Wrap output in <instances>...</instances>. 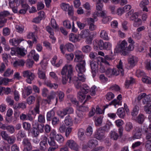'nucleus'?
<instances>
[{
    "label": "nucleus",
    "instance_id": "a211bd4d",
    "mask_svg": "<svg viewBox=\"0 0 151 151\" xmlns=\"http://www.w3.org/2000/svg\"><path fill=\"white\" fill-rule=\"evenodd\" d=\"M86 20L88 24H89V29L91 31L95 30L96 27L93 24L94 22V19L91 18H88Z\"/></svg>",
    "mask_w": 151,
    "mask_h": 151
},
{
    "label": "nucleus",
    "instance_id": "4d7b16f0",
    "mask_svg": "<svg viewBox=\"0 0 151 151\" xmlns=\"http://www.w3.org/2000/svg\"><path fill=\"white\" fill-rule=\"evenodd\" d=\"M51 121L52 123L53 126H56L60 122L59 118L56 116L54 117Z\"/></svg>",
    "mask_w": 151,
    "mask_h": 151
},
{
    "label": "nucleus",
    "instance_id": "a18cd8bd",
    "mask_svg": "<svg viewBox=\"0 0 151 151\" xmlns=\"http://www.w3.org/2000/svg\"><path fill=\"white\" fill-rule=\"evenodd\" d=\"M78 136L81 140H83L85 136L84 130L83 129H79L78 131Z\"/></svg>",
    "mask_w": 151,
    "mask_h": 151
},
{
    "label": "nucleus",
    "instance_id": "e2e57ef3",
    "mask_svg": "<svg viewBox=\"0 0 151 151\" xmlns=\"http://www.w3.org/2000/svg\"><path fill=\"white\" fill-rule=\"evenodd\" d=\"M0 135L1 136L2 138L5 140L9 136L6 132L5 131H2L1 132Z\"/></svg>",
    "mask_w": 151,
    "mask_h": 151
},
{
    "label": "nucleus",
    "instance_id": "423d86ee",
    "mask_svg": "<svg viewBox=\"0 0 151 151\" xmlns=\"http://www.w3.org/2000/svg\"><path fill=\"white\" fill-rule=\"evenodd\" d=\"M22 76L24 78H26L27 82L29 84L32 83V81L34 79L35 75L34 74L29 70L24 71L22 73Z\"/></svg>",
    "mask_w": 151,
    "mask_h": 151
},
{
    "label": "nucleus",
    "instance_id": "774afa93",
    "mask_svg": "<svg viewBox=\"0 0 151 151\" xmlns=\"http://www.w3.org/2000/svg\"><path fill=\"white\" fill-rule=\"evenodd\" d=\"M114 97V94L111 92L108 93L106 95V98L109 101H110L113 99Z\"/></svg>",
    "mask_w": 151,
    "mask_h": 151
},
{
    "label": "nucleus",
    "instance_id": "864d4df0",
    "mask_svg": "<svg viewBox=\"0 0 151 151\" xmlns=\"http://www.w3.org/2000/svg\"><path fill=\"white\" fill-rule=\"evenodd\" d=\"M35 101V97L33 96H30L27 99V102L29 105L33 104Z\"/></svg>",
    "mask_w": 151,
    "mask_h": 151
},
{
    "label": "nucleus",
    "instance_id": "603ef678",
    "mask_svg": "<svg viewBox=\"0 0 151 151\" xmlns=\"http://www.w3.org/2000/svg\"><path fill=\"white\" fill-rule=\"evenodd\" d=\"M91 48L90 46L86 45L82 47V50L83 52L87 53L91 51Z\"/></svg>",
    "mask_w": 151,
    "mask_h": 151
},
{
    "label": "nucleus",
    "instance_id": "9b49d317",
    "mask_svg": "<svg viewBox=\"0 0 151 151\" xmlns=\"http://www.w3.org/2000/svg\"><path fill=\"white\" fill-rule=\"evenodd\" d=\"M50 135L53 137L59 143H62L64 141V139L63 137L60 134H56L55 131L52 130L50 133Z\"/></svg>",
    "mask_w": 151,
    "mask_h": 151
},
{
    "label": "nucleus",
    "instance_id": "dca6fc26",
    "mask_svg": "<svg viewBox=\"0 0 151 151\" xmlns=\"http://www.w3.org/2000/svg\"><path fill=\"white\" fill-rule=\"evenodd\" d=\"M101 17L102 18V22L104 24L107 23L111 19V17L107 14V12L106 11H102Z\"/></svg>",
    "mask_w": 151,
    "mask_h": 151
},
{
    "label": "nucleus",
    "instance_id": "49530a36",
    "mask_svg": "<svg viewBox=\"0 0 151 151\" xmlns=\"http://www.w3.org/2000/svg\"><path fill=\"white\" fill-rule=\"evenodd\" d=\"M16 139L15 137L9 136L6 140L7 142L9 144L12 145L15 143Z\"/></svg>",
    "mask_w": 151,
    "mask_h": 151
},
{
    "label": "nucleus",
    "instance_id": "ea45409f",
    "mask_svg": "<svg viewBox=\"0 0 151 151\" xmlns=\"http://www.w3.org/2000/svg\"><path fill=\"white\" fill-rule=\"evenodd\" d=\"M45 84L51 88L56 89L58 87V85L55 83H52L50 81H47L45 82Z\"/></svg>",
    "mask_w": 151,
    "mask_h": 151
},
{
    "label": "nucleus",
    "instance_id": "c85d7f7f",
    "mask_svg": "<svg viewBox=\"0 0 151 151\" xmlns=\"http://www.w3.org/2000/svg\"><path fill=\"white\" fill-rule=\"evenodd\" d=\"M69 40L73 42H76L78 41V37L75 34L71 33L69 35Z\"/></svg>",
    "mask_w": 151,
    "mask_h": 151
},
{
    "label": "nucleus",
    "instance_id": "39448f33",
    "mask_svg": "<svg viewBox=\"0 0 151 151\" xmlns=\"http://www.w3.org/2000/svg\"><path fill=\"white\" fill-rule=\"evenodd\" d=\"M89 87L86 84H84L83 85V86L81 88V91L78 92V97L81 102L85 98L86 96L85 94L87 93L89 91Z\"/></svg>",
    "mask_w": 151,
    "mask_h": 151
},
{
    "label": "nucleus",
    "instance_id": "5701e85b",
    "mask_svg": "<svg viewBox=\"0 0 151 151\" xmlns=\"http://www.w3.org/2000/svg\"><path fill=\"white\" fill-rule=\"evenodd\" d=\"M98 145V141L96 139H94L90 140L87 144L88 147L91 148L96 147Z\"/></svg>",
    "mask_w": 151,
    "mask_h": 151
},
{
    "label": "nucleus",
    "instance_id": "f257e3e1",
    "mask_svg": "<svg viewBox=\"0 0 151 151\" xmlns=\"http://www.w3.org/2000/svg\"><path fill=\"white\" fill-rule=\"evenodd\" d=\"M60 73L63 84H66L68 81L69 84H73L78 79V77L74 75L73 67L71 65H66L63 68Z\"/></svg>",
    "mask_w": 151,
    "mask_h": 151
},
{
    "label": "nucleus",
    "instance_id": "f8f14e48",
    "mask_svg": "<svg viewBox=\"0 0 151 151\" xmlns=\"http://www.w3.org/2000/svg\"><path fill=\"white\" fill-rule=\"evenodd\" d=\"M56 92L52 91L50 92L49 95H48L47 97V99L46 100V102L50 104L51 102L52 101L54 100V99L56 98V103L58 102V99L57 97H56Z\"/></svg>",
    "mask_w": 151,
    "mask_h": 151
},
{
    "label": "nucleus",
    "instance_id": "f03ea898",
    "mask_svg": "<svg viewBox=\"0 0 151 151\" xmlns=\"http://www.w3.org/2000/svg\"><path fill=\"white\" fill-rule=\"evenodd\" d=\"M134 47V46L132 44H129L127 46V42L125 40H124L118 45L117 47L115 49V50L117 53L122 51L123 55H125L128 54L129 51H132Z\"/></svg>",
    "mask_w": 151,
    "mask_h": 151
},
{
    "label": "nucleus",
    "instance_id": "bf43d9fd",
    "mask_svg": "<svg viewBox=\"0 0 151 151\" xmlns=\"http://www.w3.org/2000/svg\"><path fill=\"white\" fill-rule=\"evenodd\" d=\"M142 24V20L140 18L136 19L134 21L133 26L134 27H138Z\"/></svg>",
    "mask_w": 151,
    "mask_h": 151
},
{
    "label": "nucleus",
    "instance_id": "9d476101",
    "mask_svg": "<svg viewBox=\"0 0 151 151\" xmlns=\"http://www.w3.org/2000/svg\"><path fill=\"white\" fill-rule=\"evenodd\" d=\"M78 62L79 63L76 66V70L78 73L84 72L86 70L85 61H82Z\"/></svg>",
    "mask_w": 151,
    "mask_h": 151
},
{
    "label": "nucleus",
    "instance_id": "de8ad7c7",
    "mask_svg": "<svg viewBox=\"0 0 151 151\" xmlns=\"http://www.w3.org/2000/svg\"><path fill=\"white\" fill-rule=\"evenodd\" d=\"M2 57L3 61L6 63L8 62V60L11 58L9 54L5 53L2 54Z\"/></svg>",
    "mask_w": 151,
    "mask_h": 151
},
{
    "label": "nucleus",
    "instance_id": "7ed1b4c3",
    "mask_svg": "<svg viewBox=\"0 0 151 151\" xmlns=\"http://www.w3.org/2000/svg\"><path fill=\"white\" fill-rule=\"evenodd\" d=\"M117 67L118 69V71L115 68H108L105 71L106 75L109 77H111L113 75L117 76L120 73H121L122 76H123L124 73V70L122 68V63L121 60H120Z\"/></svg>",
    "mask_w": 151,
    "mask_h": 151
},
{
    "label": "nucleus",
    "instance_id": "72a5a7b5",
    "mask_svg": "<svg viewBox=\"0 0 151 151\" xmlns=\"http://www.w3.org/2000/svg\"><path fill=\"white\" fill-rule=\"evenodd\" d=\"M145 126L143 128V130L145 131V134L146 135V139L147 140V141L151 142V133H149L148 132V128H147L146 129L144 128Z\"/></svg>",
    "mask_w": 151,
    "mask_h": 151
},
{
    "label": "nucleus",
    "instance_id": "ddd939ff",
    "mask_svg": "<svg viewBox=\"0 0 151 151\" xmlns=\"http://www.w3.org/2000/svg\"><path fill=\"white\" fill-rule=\"evenodd\" d=\"M44 125L43 124H38L37 126V129L34 127H33L32 131V133L33 134L34 136L35 137H37L39 134L38 130H40L41 132L43 131V128Z\"/></svg>",
    "mask_w": 151,
    "mask_h": 151
},
{
    "label": "nucleus",
    "instance_id": "b1692460",
    "mask_svg": "<svg viewBox=\"0 0 151 151\" xmlns=\"http://www.w3.org/2000/svg\"><path fill=\"white\" fill-rule=\"evenodd\" d=\"M142 81L147 84L151 83V78L148 77L146 74L142 71Z\"/></svg>",
    "mask_w": 151,
    "mask_h": 151
},
{
    "label": "nucleus",
    "instance_id": "a878e982",
    "mask_svg": "<svg viewBox=\"0 0 151 151\" xmlns=\"http://www.w3.org/2000/svg\"><path fill=\"white\" fill-rule=\"evenodd\" d=\"M89 35V31L88 29H85L82 30L80 34V37L82 38H85Z\"/></svg>",
    "mask_w": 151,
    "mask_h": 151
},
{
    "label": "nucleus",
    "instance_id": "0eeeda50",
    "mask_svg": "<svg viewBox=\"0 0 151 151\" xmlns=\"http://www.w3.org/2000/svg\"><path fill=\"white\" fill-rule=\"evenodd\" d=\"M22 144L24 147L23 151H30L32 149V146L30 140L27 138L23 139Z\"/></svg>",
    "mask_w": 151,
    "mask_h": 151
},
{
    "label": "nucleus",
    "instance_id": "c756f323",
    "mask_svg": "<svg viewBox=\"0 0 151 151\" xmlns=\"http://www.w3.org/2000/svg\"><path fill=\"white\" fill-rule=\"evenodd\" d=\"M40 101L38 100L37 101V102L35 105V107H34L33 110H32L31 111V112L33 114L34 113V111L36 113V114H40Z\"/></svg>",
    "mask_w": 151,
    "mask_h": 151
},
{
    "label": "nucleus",
    "instance_id": "6e6552de",
    "mask_svg": "<svg viewBox=\"0 0 151 151\" xmlns=\"http://www.w3.org/2000/svg\"><path fill=\"white\" fill-rule=\"evenodd\" d=\"M104 132L101 129L99 128L97 129L94 134V137L96 139L101 141H102L105 138Z\"/></svg>",
    "mask_w": 151,
    "mask_h": 151
},
{
    "label": "nucleus",
    "instance_id": "0e129e2a",
    "mask_svg": "<svg viewBox=\"0 0 151 151\" xmlns=\"http://www.w3.org/2000/svg\"><path fill=\"white\" fill-rule=\"evenodd\" d=\"M10 33V30L8 27L3 29V34L4 36H7L9 35Z\"/></svg>",
    "mask_w": 151,
    "mask_h": 151
},
{
    "label": "nucleus",
    "instance_id": "8fccbe9b",
    "mask_svg": "<svg viewBox=\"0 0 151 151\" xmlns=\"http://www.w3.org/2000/svg\"><path fill=\"white\" fill-rule=\"evenodd\" d=\"M65 48L69 52H71L74 49V45L71 43L66 44L65 46Z\"/></svg>",
    "mask_w": 151,
    "mask_h": 151
},
{
    "label": "nucleus",
    "instance_id": "412c9836",
    "mask_svg": "<svg viewBox=\"0 0 151 151\" xmlns=\"http://www.w3.org/2000/svg\"><path fill=\"white\" fill-rule=\"evenodd\" d=\"M23 40L19 39L18 38H13L10 39L9 42L12 45L15 46H17L21 42L23 41Z\"/></svg>",
    "mask_w": 151,
    "mask_h": 151
},
{
    "label": "nucleus",
    "instance_id": "cd10ccee",
    "mask_svg": "<svg viewBox=\"0 0 151 151\" xmlns=\"http://www.w3.org/2000/svg\"><path fill=\"white\" fill-rule=\"evenodd\" d=\"M100 37L104 40H108L109 37L107 32L105 30H102L100 33Z\"/></svg>",
    "mask_w": 151,
    "mask_h": 151
},
{
    "label": "nucleus",
    "instance_id": "338daca9",
    "mask_svg": "<svg viewBox=\"0 0 151 151\" xmlns=\"http://www.w3.org/2000/svg\"><path fill=\"white\" fill-rule=\"evenodd\" d=\"M13 73V70H11L10 68H8L4 72V76H9L10 75L12 74Z\"/></svg>",
    "mask_w": 151,
    "mask_h": 151
},
{
    "label": "nucleus",
    "instance_id": "20e7f679",
    "mask_svg": "<svg viewBox=\"0 0 151 151\" xmlns=\"http://www.w3.org/2000/svg\"><path fill=\"white\" fill-rule=\"evenodd\" d=\"M93 44L96 47H99L100 50L105 49L110 50L111 47V44L109 42H104L102 40H100L98 42L96 41Z\"/></svg>",
    "mask_w": 151,
    "mask_h": 151
},
{
    "label": "nucleus",
    "instance_id": "37998d69",
    "mask_svg": "<svg viewBox=\"0 0 151 151\" xmlns=\"http://www.w3.org/2000/svg\"><path fill=\"white\" fill-rule=\"evenodd\" d=\"M111 125V122H107L106 124L103 127L100 128L103 131L105 132L108 131L110 129V126Z\"/></svg>",
    "mask_w": 151,
    "mask_h": 151
},
{
    "label": "nucleus",
    "instance_id": "680f3d73",
    "mask_svg": "<svg viewBox=\"0 0 151 151\" xmlns=\"http://www.w3.org/2000/svg\"><path fill=\"white\" fill-rule=\"evenodd\" d=\"M93 133V129L91 126H88L86 130V135L88 136H91Z\"/></svg>",
    "mask_w": 151,
    "mask_h": 151
},
{
    "label": "nucleus",
    "instance_id": "c03bdc74",
    "mask_svg": "<svg viewBox=\"0 0 151 151\" xmlns=\"http://www.w3.org/2000/svg\"><path fill=\"white\" fill-rule=\"evenodd\" d=\"M39 78L41 79L45 80L46 79L45 74L44 72L39 69L38 72Z\"/></svg>",
    "mask_w": 151,
    "mask_h": 151
},
{
    "label": "nucleus",
    "instance_id": "4be33fe9",
    "mask_svg": "<svg viewBox=\"0 0 151 151\" xmlns=\"http://www.w3.org/2000/svg\"><path fill=\"white\" fill-rule=\"evenodd\" d=\"M16 52L22 56H24L27 53V50L24 48L17 47Z\"/></svg>",
    "mask_w": 151,
    "mask_h": 151
},
{
    "label": "nucleus",
    "instance_id": "393cba45",
    "mask_svg": "<svg viewBox=\"0 0 151 151\" xmlns=\"http://www.w3.org/2000/svg\"><path fill=\"white\" fill-rule=\"evenodd\" d=\"M122 99V96L121 95H119L117 97V99H114L109 103V104L110 105H113L116 107V105H119V104L120 100Z\"/></svg>",
    "mask_w": 151,
    "mask_h": 151
},
{
    "label": "nucleus",
    "instance_id": "6ab92c4d",
    "mask_svg": "<svg viewBox=\"0 0 151 151\" xmlns=\"http://www.w3.org/2000/svg\"><path fill=\"white\" fill-rule=\"evenodd\" d=\"M137 61V58L135 56H132L128 59L129 63L132 67L135 65Z\"/></svg>",
    "mask_w": 151,
    "mask_h": 151
},
{
    "label": "nucleus",
    "instance_id": "6e6d98bb",
    "mask_svg": "<svg viewBox=\"0 0 151 151\" xmlns=\"http://www.w3.org/2000/svg\"><path fill=\"white\" fill-rule=\"evenodd\" d=\"M50 25L53 28L55 29H57L58 28V25L57 24L55 20L52 19L50 21Z\"/></svg>",
    "mask_w": 151,
    "mask_h": 151
},
{
    "label": "nucleus",
    "instance_id": "c9c22d12",
    "mask_svg": "<svg viewBox=\"0 0 151 151\" xmlns=\"http://www.w3.org/2000/svg\"><path fill=\"white\" fill-rule=\"evenodd\" d=\"M65 123L67 126H71L73 124V121L71 117L69 116L66 117L65 120Z\"/></svg>",
    "mask_w": 151,
    "mask_h": 151
},
{
    "label": "nucleus",
    "instance_id": "052dcab7",
    "mask_svg": "<svg viewBox=\"0 0 151 151\" xmlns=\"http://www.w3.org/2000/svg\"><path fill=\"white\" fill-rule=\"evenodd\" d=\"M102 122V118L101 116L96 117L95 119V123L96 126H100Z\"/></svg>",
    "mask_w": 151,
    "mask_h": 151
},
{
    "label": "nucleus",
    "instance_id": "58836bf2",
    "mask_svg": "<svg viewBox=\"0 0 151 151\" xmlns=\"http://www.w3.org/2000/svg\"><path fill=\"white\" fill-rule=\"evenodd\" d=\"M68 98L70 100L71 102L73 104L78 106L79 105V102L76 100L75 98L72 95H69L68 96Z\"/></svg>",
    "mask_w": 151,
    "mask_h": 151
},
{
    "label": "nucleus",
    "instance_id": "bb28decb",
    "mask_svg": "<svg viewBox=\"0 0 151 151\" xmlns=\"http://www.w3.org/2000/svg\"><path fill=\"white\" fill-rule=\"evenodd\" d=\"M116 114L120 118H123L125 115V113L124 108H121L118 109Z\"/></svg>",
    "mask_w": 151,
    "mask_h": 151
},
{
    "label": "nucleus",
    "instance_id": "aec40b11",
    "mask_svg": "<svg viewBox=\"0 0 151 151\" xmlns=\"http://www.w3.org/2000/svg\"><path fill=\"white\" fill-rule=\"evenodd\" d=\"M25 63V61L22 59H18L14 61L13 64V66L15 67L18 66H23Z\"/></svg>",
    "mask_w": 151,
    "mask_h": 151
},
{
    "label": "nucleus",
    "instance_id": "09e8293b",
    "mask_svg": "<svg viewBox=\"0 0 151 151\" xmlns=\"http://www.w3.org/2000/svg\"><path fill=\"white\" fill-rule=\"evenodd\" d=\"M27 37L28 39H32L33 43L34 44L37 43V40L35 37L34 33L33 32H29L27 35Z\"/></svg>",
    "mask_w": 151,
    "mask_h": 151
},
{
    "label": "nucleus",
    "instance_id": "4468645a",
    "mask_svg": "<svg viewBox=\"0 0 151 151\" xmlns=\"http://www.w3.org/2000/svg\"><path fill=\"white\" fill-rule=\"evenodd\" d=\"M10 14L8 11H4L0 12V24H4L6 22L7 19L5 17Z\"/></svg>",
    "mask_w": 151,
    "mask_h": 151
},
{
    "label": "nucleus",
    "instance_id": "13d9d810",
    "mask_svg": "<svg viewBox=\"0 0 151 151\" xmlns=\"http://www.w3.org/2000/svg\"><path fill=\"white\" fill-rule=\"evenodd\" d=\"M91 96L89 95H88L87 96L86 99V100H85V101H84V103H83V105L81 106L80 107V109L83 111H86L88 110V107L87 106H83V104H84L86 102V101L89 99L91 98Z\"/></svg>",
    "mask_w": 151,
    "mask_h": 151
},
{
    "label": "nucleus",
    "instance_id": "79ce46f5",
    "mask_svg": "<svg viewBox=\"0 0 151 151\" xmlns=\"http://www.w3.org/2000/svg\"><path fill=\"white\" fill-rule=\"evenodd\" d=\"M110 136L111 139L116 140L118 139L119 136L116 132L112 131L110 133Z\"/></svg>",
    "mask_w": 151,
    "mask_h": 151
},
{
    "label": "nucleus",
    "instance_id": "69168bd1",
    "mask_svg": "<svg viewBox=\"0 0 151 151\" xmlns=\"http://www.w3.org/2000/svg\"><path fill=\"white\" fill-rule=\"evenodd\" d=\"M1 88V92L2 91H3V92L6 95H8L11 92V89L8 87L5 88V87H2Z\"/></svg>",
    "mask_w": 151,
    "mask_h": 151
},
{
    "label": "nucleus",
    "instance_id": "4c0bfd02",
    "mask_svg": "<svg viewBox=\"0 0 151 151\" xmlns=\"http://www.w3.org/2000/svg\"><path fill=\"white\" fill-rule=\"evenodd\" d=\"M139 107L137 105H135L131 112V114L133 116H135L138 114L139 110Z\"/></svg>",
    "mask_w": 151,
    "mask_h": 151
},
{
    "label": "nucleus",
    "instance_id": "7c9ffc66",
    "mask_svg": "<svg viewBox=\"0 0 151 151\" xmlns=\"http://www.w3.org/2000/svg\"><path fill=\"white\" fill-rule=\"evenodd\" d=\"M136 132L133 136L134 139H139L141 138L142 135L141 131L142 129L140 128H137L136 129Z\"/></svg>",
    "mask_w": 151,
    "mask_h": 151
},
{
    "label": "nucleus",
    "instance_id": "2f4dec72",
    "mask_svg": "<svg viewBox=\"0 0 151 151\" xmlns=\"http://www.w3.org/2000/svg\"><path fill=\"white\" fill-rule=\"evenodd\" d=\"M55 113L53 110L48 112L47 114V121H51L54 117Z\"/></svg>",
    "mask_w": 151,
    "mask_h": 151
},
{
    "label": "nucleus",
    "instance_id": "5fc2aeb1",
    "mask_svg": "<svg viewBox=\"0 0 151 151\" xmlns=\"http://www.w3.org/2000/svg\"><path fill=\"white\" fill-rule=\"evenodd\" d=\"M6 101L9 105L12 106L14 105V101L11 96H7L6 98Z\"/></svg>",
    "mask_w": 151,
    "mask_h": 151
},
{
    "label": "nucleus",
    "instance_id": "1a4fd4ad",
    "mask_svg": "<svg viewBox=\"0 0 151 151\" xmlns=\"http://www.w3.org/2000/svg\"><path fill=\"white\" fill-rule=\"evenodd\" d=\"M75 56L74 59V61L76 62H81L82 61H85L83 60L84 56L82 52L80 50H77L74 52Z\"/></svg>",
    "mask_w": 151,
    "mask_h": 151
},
{
    "label": "nucleus",
    "instance_id": "473e14b6",
    "mask_svg": "<svg viewBox=\"0 0 151 151\" xmlns=\"http://www.w3.org/2000/svg\"><path fill=\"white\" fill-rule=\"evenodd\" d=\"M50 139H48V144L50 146V147H55L56 146L58 147V145L54 140V138L53 137H52L51 135H50Z\"/></svg>",
    "mask_w": 151,
    "mask_h": 151
},
{
    "label": "nucleus",
    "instance_id": "f3484780",
    "mask_svg": "<svg viewBox=\"0 0 151 151\" xmlns=\"http://www.w3.org/2000/svg\"><path fill=\"white\" fill-rule=\"evenodd\" d=\"M90 65L91 69V72L93 77H94L96 75V70L97 69L98 64L94 61H90Z\"/></svg>",
    "mask_w": 151,
    "mask_h": 151
},
{
    "label": "nucleus",
    "instance_id": "3c124183",
    "mask_svg": "<svg viewBox=\"0 0 151 151\" xmlns=\"http://www.w3.org/2000/svg\"><path fill=\"white\" fill-rule=\"evenodd\" d=\"M134 82V79L132 77H130L129 80H127L125 84V87L126 88H129L130 84H133Z\"/></svg>",
    "mask_w": 151,
    "mask_h": 151
},
{
    "label": "nucleus",
    "instance_id": "2eb2a0df",
    "mask_svg": "<svg viewBox=\"0 0 151 151\" xmlns=\"http://www.w3.org/2000/svg\"><path fill=\"white\" fill-rule=\"evenodd\" d=\"M151 95H147L146 93H142V103L144 104L151 103Z\"/></svg>",
    "mask_w": 151,
    "mask_h": 151
},
{
    "label": "nucleus",
    "instance_id": "f704fd0d",
    "mask_svg": "<svg viewBox=\"0 0 151 151\" xmlns=\"http://www.w3.org/2000/svg\"><path fill=\"white\" fill-rule=\"evenodd\" d=\"M40 150L41 151H45L47 148V143L40 142L39 144Z\"/></svg>",
    "mask_w": 151,
    "mask_h": 151
},
{
    "label": "nucleus",
    "instance_id": "a19ab883",
    "mask_svg": "<svg viewBox=\"0 0 151 151\" xmlns=\"http://www.w3.org/2000/svg\"><path fill=\"white\" fill-rule=\"evenodd\" d=\"M140 16V13L139 14L138 12H135L133 13L131 16L129 18L130 20L135 21L136 19H138L139 16Z\"/></svg>",
    "mask_w": 151,
    "mask_h": 151
},
{
    "label": "nucleus",
    "instance_id": "e433bc0d",
    "mask_svg": "<svg viewBox=\"0 0 151 151\" xmlns=\"http://www.w3.org/2000/svg\"><path fill=\"white\" fill-rule=\"evenodd\" d=\"M143 110L146 114L151 113V103L145 104L144 106Z\"/></svg>",
    "mask_w": 151,
    "mask_h": 151
}]
</instances>
